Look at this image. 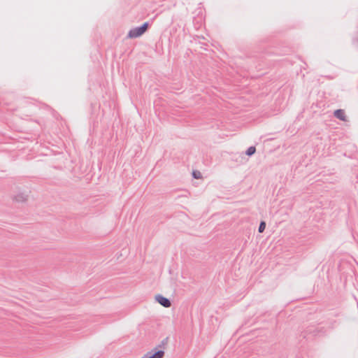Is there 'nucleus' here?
<instances>
[{
	"label": "nucleus",
	"mask_w": 358,
	"mask_h": 358,
	"mask_svg": "<svg viewBox=\"0 0 358 358\" xmlns=\"http://www.w3.org/2000/svg\"><path fill=\"white\" fill-rule=\"evenodd\" d=\"M266 228V222L264 221H261L259 225L258 231L259 233H263Z\"/></svg>",
	"instance_id": "nucleus-8"
},
{
	"label": "nucleus",
	"mask_w": 358,
	"mask_h": 358,
	"mask_svg": "<svg viewBox=\"0 0 358 358\" xmlns=\"http://www.w3.org/2000/svg\"><path fill=\"white\" fill-rule=\"evenodd\" d=\"M27 195L24 193H19L15 196V200L17 202H24L27 200Z\"/></svg>",
	"instance_id": "nucleus-6"
},
{
	"label": "nucleus",
	"mask_w": 358,
	"mask_h": 358,
	"mask_svg": "<svg viewBox=\"0 0 358 358\" xmlns=\"http://www.w3.org/2000/svg\"><path fill=\"white\" fill-rule=\"evenodd\" d=\"M334 116L340 120L346 121L345 111L343 109H337L334 113Z\"/></svg>",
	"instance_id": "nucleus-5"
},
{
	"label": "nucleus",
	"mask_w": 358,
	"mask_h": 358,
	"mask_svg": "<svg viewBox=\"0 0 358 358\" xmlns=\"http://www.w3.org/2000/svg\"><path fill=\"white\" fill-rule=\"evenodd\" d=\"M357 43H358V41H357Z\"/></svg>",
	"instance_id": "nucleus-10"
},
{
	"label": "nucleus",
	"mask_w": 358,
	"mask_h": 358,
	"mask_svg": "<svg viewBox=\"0 0 358 358\" xmlns=\"http://www.w3.org/2000/svg\"><path fill=\"white\" fill-rule=\"evenodd\" d=\"M322 328L310 327L306 331V332H305L306 335L304 336V338L308 337L309 338L310 335H312L313 336H319L320 334V333H322Z\"/></svg>",
	"instance_id": "nucleus-3"
},
{
	"label": "nucleus",
	"mask_w": 358,
	"mask_h": 358,
	"mask_svg": "<svg viewBox=\"0 0 358 358\" xmlns=\"http://www.w3.org/2000/svg\"><path fill=\"white\" fill-rule=\"evenodd\" d=\"M168 343V338L163 339L160 344L150 352H147L142 358H163L164 356V346Z\"/></svg>",
	"instance_id": "nucleus-1"
},
{
	"label": "nucleus",
	"mask_w": 358,
	"mask_h": 358,
	"mask_svg": "<svg viewBox=\"0 0 358 358\" xmlns=\"http://www.w3.org/2000/svg\"><path fill=\"white\" fill-rule=\"evenodd\" d=\"M155 300L164 308H169L171 306V301L161 294L156 295Z\"/></svg>",
	"instance_id": "nucleus-4"
},
{
	"label": "nucleus",
	"mask_w": 358,
	"mask_h": 358,
	"mask_svg": "<svg viewBox=\"0 0 358 358\" xmlns=\"http://www.w3.org/2000/svg\"><path fill=\"white\" fill-rule=\"evenodd\" d=\"M149 22H145L140 27L132 28L129 30L127 34V38H136L142 36L147 31V29L149 27Z\"/></svg>",
	"instance_id": "nucleus-2"
},
{
	"label": "nucleus",
	"mask_w": 358,
	"mask_h": 358,
	"mask_svg": "<svg viewBox=\"0 0 358 358\" xmlns=\"http://www.w3.org/2000/svg\"><path fill=\"white\" fill-rule=\"evenodd\" d=\"M256 152V148L255 146H250L248 148V150L245 151V154L248 156H252Z\"/></svg>",
	"instance_id": "nucleus-7"
},
{
	"label": "nucleus",
	"mask_w": 358,
	"mask_h": 358,
	"mask_svg": "<svg viewBox=\"0 0 358 358\" xmlns=\"http://www.w3.org/2000/svg\"><path fill=\"white\" fill-rule=\"evenodd\" d=\"M192 176H193V178H194L196 179H199V178H201V173L198 171H194L192 173Z\"/></svg>",
	"instance_id": "nucleus-9"
}]
</instances>
